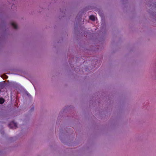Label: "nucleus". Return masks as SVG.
Returning a JSON list of instances; mask_svg holds the SVG:
<instances>
[{
	"mask_svg": "<svg viewBox=\"0 0 156 156\" xmlns=\"http://www.w3.org/2000/svg\"><path fill=\"white\" fill-rule=\"evenodd\" d=\"M90 19L92 21H94L95 20V16L94 15H91L89 16Z\"/></svg>",
	"mask_w": 156,
	"mask_h": 156,
	"instance_id": "7ed1b4c3",
	"label": "nucleus"
},
{
	"mask_svg": "<svg viewBox=\"0 0 156 156\" xmlns=\"http://www.w3.org/2000/svg\"><path fill=\"white\" fill-rule=\"evenodd\" d=\"M11 25L14 28L16 29L17 28V26L15 23L12 22L11 23Z\"/></svg>",
	"mask_w": 156,
	"mask_h": 156,
	"instance_id": "f03ea898",
	"label": "nucleus"
},
{
	"mask_svg": "<svg viewBox=\"0 0 156 156\" xmlns=\"http://www.w3.org/2000/svg\"><path fill=\"white\" fill-rule=\"evenodd\" d=\"M9 127L10 128L16 129L17 128V125L16 123L14 122L13 121L11 122L9 124Z\"/></svg>",
	"mask_w": 156,
	"mask_h": 156,
	"instance_id": "f257e3e1",
	"label": "nucleus"
},
{
	"mask_svg": "<svg viewBox=\"0 0 156 156\" xmlns=\"http://www.w3.org/2000/svg\"><path fill=\"white\" fill-rule=\"evenodd\" d=\"M4 102V100L2 98H0V104H2Z\"/></svg>",
	"mask_w": 156,
	"mask_h": 156,
	"instance_id": "20e7f679",
	"label": "nucleus"
}]
</instances>
